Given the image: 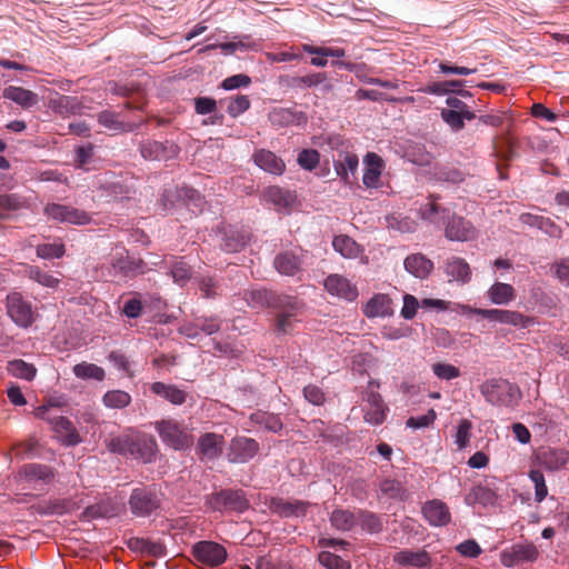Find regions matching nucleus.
<instances>
[{"mask_svg":"<svg viewBox=\"0 0 569 569\" xmlns=\"http://www.w3.org/2000/svg\"><path fill=\"white\" fill-rule=\"evenodd\" d=\"M403 158L406 161L417 167H429L432 162L433 156L427 151L423 144H417L406 150Z\"/></svg>","mask_w":569,"mask_h":569,"instance_id":"61","label":"nucleus"},{"mask_svg":"<svg viewBox=\"0 0 569 569\" xmlns=\"http://www.w3.org/2000/svg\"><path fill=\"white\" fill-rule=\"evenodd\" d=\"M403 268L410 276L425 280L432 273L435 263L426 254L415 252L403 259Z\"/></svg>","mask_w":569,"mask_h":569,"instance_id":"33","label":"nucleus"},{"mask_svg":"<svg viewBox=\"0 0 569 569\" xmlns=\"http://www.w3.org/2000/svg\"><path fill=\"white\" fill-rule=\"evenodd\" d=\"M461 316L468 318L472 316L481 317L492 323L509 325L517 329H528L533 325V319L520 311L501 308H476L468 303L459 307Z\"/></svg>","mask_w":569,"mask_h":569,"instance_id":"4","label":"nucleus"},{"mask_svg":"<svg viewBox=\"0 0 569 569\" xmlns=\"http://www.w3.org/2000/svg\"><path fill=\"white\" fill-rule=\"evenodd\" d=\"M362 183L367 189H379L382 186L381 176L386 169V161L375 151H367L362 157Z\"/></svg>","mask_w":569,"mask_h":569,"instance_id":"16","label":"nucleus"},{"mask_svg":"<svg viewBox=\"0 0 569 569\" xmlns=\"http://www.w3.org/2000/svg\"><path fill=\"white\" fill-rule=\"evenodd\" d=\"M49 108L57 114H81L84 109V103L77 96L57 94L56 98H50L48 102Z\"/></svg>","mask_w":569,"mask_h":569,"instance_id":"38","label":"nucleus"},{"mask_svg":"<svg viewBox=\"0 0 569 569\" xmlns=\"http://www.w3.org/2000/svg\"><path fill=\"white\" fill-rule=\"evenodd\" d=\"M111 267L116 274L124 279H134L150 270L148 263L138 253L127 248H122L112 256Z\"/></svg>","mask_w":569,"mask_h":569,"instance_id":"9","label":"nucleus"},{"mask_svg":"<svg viewBox=\"0 0 569 569\" xmlns=\"http://www.w3.org/2000/svg\"><path fill=\"white\" fill-rule=\"evenodd\" d=\"M520 220L523 224L536 228L550 238L560 239L562 229L550 218L530 212L522 213Z\"/></svg>","mask_w":569,"mask_h":569,"instance_id":"39","label":"nucleus"},{"mask_svg":"<svg viewBox=\"0 0 569 569\" xmlns=\"http://www.w3.org/2000/svg\"><path fill=\"white\" fill-rule=\"evenodd\" d=\"M446 104L447 107L440 110V118L455 133L465 129L466 121L477 118L476 111L459 98L448 97Z\"/></svg>","mask_w":569,"mask_h":569,"instance_id":"7","label":"nucleus"},{"mask_svg":"<svg viewBox=\"0 0 569 569\" xmlns=\"http://www.w3.org/2000/svg\"><path fill=\"white\" fill-rule=\"evenodd\" d=\"M302 257L292 250L278 252L273 258V268L276 271L286 277H295L302 271Z\"/></svg>","mask_w":569,"mask_h":569,"instance_id":"34","label":"nucleus"},{"mask_svg":"<svg viewBox=\"0 0 569 569\" xmlns=\"http://www.w3.org/2000/svg\"><path fill=\"white\" fill-rule=\"evenodd\" d=\"M154 429L163 445L174 451H190L193 447V436L187 433L173 420L156 421Z\"/></svg>","mask_w":569,"mask_h":569,"instance_id":"8","label":"nucleus"},{"mask_svg":"<svg viewBox=\"0 0 569 569\" xmlns=\"http://www.w3.org/2000/svg\"><path fill=\"white\" fill-rule=\"evenodd\" d=\"M149 391L173 406H182L188 397L187 391L178 385L154 381L149 385Z\"/></svg>","mask_w":569,"mask_h":569,"instance_id":"32","label":"nucleus"},{"mask_svg":"<svg viewBox=\"0 0 569 569\" xmlns=\"http://www.w3.org/2000/svg\"><path fill=\"white\" fill-rule=\"evenodd\" d=\"M425 519L435 527L446 526L450 522L451 515L447 505L440 500H430L422 507Z\"/></svg>","mask_w":569,"mask_h":569,"instance_id":"42","label":"nucleus"},{"mask_svg":"<svg viewBox=\"0 0 569 569\" xmlns=\"http://www.w3.org/2000/svg\"><path fill=\"white\" fill-rule=\"evenodd\" d=\"M184 191V183L182 184H176V186H169L163 188V190L160 193V206L163 211H170L177 207H182L183 203V196L182 192Z\"/></svg>","mask_w":569,"mask_h":569,"instance_id":"51","label":"nucleus"},{"mask_svg":"<svg viewBox=\"0 0 569 569\" xmlns=\"http://www.w3.org/2000/svg\"><path fill=\"white\" fill-rule=\"evenodd\" d=\"M432 178L436 182L459 186L466 181L467 173L449 163H437L433 168Z\"/></svg>","mask_w":569,"mask_h":569,"instance_id":"44","label":"nucleus"},{"mask_svg":"<svg viewBox=\"0 0 569 569\" xmlns=\"http://www.w3.org/2000/svg\"><path fill=\"white\" fill-rule=\"evenodd\" d=\"M249 420L253 425L259 426L263 430L271 433H280L283 429V422L279 413L264 410H256L250 413Z\"/></svg>","mask_w":569,"mask_h":569,"instance_id":"45","label":"nucleus"},{"mask_svg":"<svg viewBox=\"0 0 569 569\" xmlns=\"http://www.w3.org/2000/svg\"><path fill=\"white\" fill-rule=\"evenodd\" d=\"M146 309V302L139 293H133L132 297L126 299L120 308L121 315L130 320L139 319Z\"/></svg>","mask_w":569,"mask_h":569,"instance_id":"59","label":"nucleus"},{"mask_svg":"<svg viewBox=\"0 0 569 569\" xmlns=\"http://www.w3.org/2000/svg\"><path fill=\"white\" fill-rule=\"evenodd\" d=\"M182 207H186L196 216L203 212L207 201L204 196L199 190L188 183H184V191L182 192Z\"/></svg>","mask_w":569,"mask_h":569,"instance_id":"53","label":"nucleus"},{"mask_svg":"<svg viewBox=\"0 0 569 569\" xmlns=\"http://www.w3.org/2000/svg\"><path fill=\"white\" fill-rule=\"evenodd\" d=\"M217 234L221 239L220 249L226 253L241 252L251 242V233L239 224L221 222L217 226Z\"/></svg>","mask_w":569,"mask_h":569,"instance_id":"10","label":"nucleus"},{"mask_svg":"<svg viewBox=\"0 0 569 569\" xmlns=\"http://www.w3.org/2000/svg\"><path fill=\"white\" fill-rule=\"evenodd\" d=\"M97 121L101 127L116 132H131L136 128L133 123L119 120L118 114L109 109L100 111Z\"/></svg>","mask_w":569,"mask_h":569,"instance_id":"49","label":"nucleus"},{"mask_svg":"<svg viewBox=\"0 0 569 569\" xmlns=\"http://www.w3.org/2000/svg\"><path fill=\"white\" fill-rule=\"evenodd\" d=\"M332 248L345 259H356L362 252L363 248L348 234H338L332 239Z\"/></svg>","mask_w":569,"mask_h":569,"instance_id":"46","label":"nucleus"},{"mask_svg":"<svg viewBox=\"0 0 569 569\" xmlns=\"http://www.w3.org/2000/svg\"><path fill=\"white\" fill-rule=\"evenodd\" d=\"M76 378L83 381L101 382L106 378V370L92 362L81 361L72 367Z\"/></svg>","mask_w":569,"mask_h":569,"instance_id":"48","label":"nucleus"},{"mask_svg":"<svg viewBox=\"0 0 569 569\" xmlns=\"http://www.w3.org/2000/svg\"><path fill=\"white\" fill-rule=\"evenodd\" d=\"M262 200L272 204L277 212L290 214L297 204V193L293 190L273 184L263 190Z\"/></svg>","mask_w":569,"mask_h":569,"instance_id":"17","label":"nucleus"},{"mask_svg":"<svg viewBox=\"0 0 569 569\" xmlns=\"http://www.w3.org/2000/svg\"><path fill=\"white\" fill-rule=\"evenodd\" d=\"M259 448V443L256 439L246 436H237L230 442L229 449L233 458H229L228 462H248L254 458Z\"/></svg>","mask_w":569,"mask_h":569,"instance_id":"28","label":"nucleus"},{"mask_svg":"<svg viewBox=\"0 0 569 569\" xmlns=\"http://www.w3.org/2000/svg\"><path fill=\"white\" fill-rule=\"evenodd\" d=\"M321 153L315 148H302L298 151L296 162L306 172H313L320 164Z\"/></svg>","mask_w":569,"mask_h":569,"instance_id":"56","label":"nucleus"},{"mask_svg":"<svg viewBox=\"0 0 569 569\" xmlns=\"http://www.w3.org/2000/svg\"><path fill=\"white\" fill-rule=\"evenodd\" d=\"M271 123L279 128L305 127L308 116L305 111L295 108H274L269 114Z\"/></svg>","mask_w":569,"mask_h":569,"instance_id":"29","label":"nucleus"},{"mask_svg":"<svg viewBox=\"0 0 569 569\" xmlns=\"http://www.w3.org/2000/svg\"><path fill=\"white\" fill-rule=\"evenodd\" d=\"M271 507L284 517L303 516L307 511L308 502L301 500L286 501L281 498L272 499Z\"/></svg>","mask_w":569,"mask_h":569,"instance_id":"55","label":"nucleus"},{"mask_svg":"<svg viewBox=\"0 0 569 569\" xmlns=\"http://www.w3.org/2000/svg\"><path fill=\"white\" fill-rule=\"evenodd\" d=\"M131 396L124 390H108L102 396V403L109 409H123L131 403Z\"/></svg>","mask_w":569,"mask_h":569,"instance_id":"60","label":"nucleus"},{"mask_svg":"<svg viewBox=\"0 0 569 569\" xmlns=\"http://www.w3.org/2000/svg\"><path fill=\"white\" fill-rule=\"evenodd\" d=\"M449 221L443 227V236L452 242H467L477 237L473 223L463 216L450 210Z\"/></svg>","mask_w":569,"mask_h":569,"instance_id":"12","label":"nucleus"},{"mask_svg":"<svg viewBox=\"0 0 569 569\" xmlns=\"http://www.w3.org/2000/svg\"><path fill=\"white\" fill-rule=\"evenodd\" d=\"M450 208L435 201L421 203L417 209V218L423 223L432 226L435 229L442 230L446 222L449 221Z\"/></svg>","mask_w":569,"mask_h":569,"instance_id":"23","label":"nucleus"},{"mask_svg":"<svg viewBox=\"0 0 569 569\" xmlns=\"http://www.w3.org/2000/svg\"><path fill=\"white\" fill-rule=\"evenodd\" d=\"M2 98L13 102L23 110L34 108L40 101L37 92L20 86L6 87L2 91Z\"/></svg>","mask_w":569,"mask_h":569,"instance_id":"35","label":"nucleus"},{"mask_svg":"<svg viewBox=\"0 0 569 569\" xmlns=\"http://www.w3.org/2000/svg\"><path fill=\"white\" fill-rule=\"evenodd\" d=\"M228 101L227 106V113L232 118L237 119L244 112H247L251 107V101L248 96L246 94H236L229 98H226V101Z\"/></svg>","mask_w":569,"mask_h":569,"instance_id":"64","label":"nucleus"},{"mask_svg":"<svg viewBox=\"0 0 569 569\" xmlns=\"http://www.w3.org/2000/svg\"><path fill=\"white\" fill-rule=\"evenodd\" d=\"M300 49L303 53H307L310 59L307 61L310 66L316 68H326L330 58H346L347 51L342 47L331 46H317L313 43H302Z\"/></svg>","mask_w":569,"mask_h":569,"instance_id":"19","label":"nucleus"},{"mask_svg":"<svg viewBox=\"0 0 569 569\" xmlns=\"http://www.w3.org/2000/svg\"><path fill=\"white\" fill-rule=\"evenodd\" d=\"M317 143L321 149L325 151H337L338 157H342L343 152L349 151L348 150V140L345 139L343 136L336 132H330L327 134H320L319 137H316Z\"/></svg>","mask_w":569,"mask_h":569,"instance_id":"50","label":"nucleus"},{"mask_svg":"<svg viewBox=\"0 0 569 569\" xmlns=\"http://www.w3.org/2000/svg\"><path fill=\"white\" fill-rule=\"evenodd\" d=\"M99 190L109 201H123L129 199L132 187L123 178H113L100 182Z\"/></svg>","mask_w":569,"mask_h":569,"instance_id":"41","label":"nucleus"},{"mask_svg":"<svg viewBox=\"0 0 569 569\" xmlns=\"http://www.w3.org/2000/svg\"><path fill=\"white\" fill-rule=\"evenodd\" d=\"M227 41H217V47L224 57L233 56L237 51L246 52L257 49V43L247 33H234L232 36L226 34Z\"/></svg>","mask_w":569,"mask_h":569,"instance_id":"36","label":"nucleus"},{"mask_svg":"<svg viewBox=\"0 0 569 569\" xmlns=\"http://www.w3.org/2000/svg\"><path fill=\"white\" fill-rule=\"evenodd\" d=\"M323 288L330 296L347 302H355L359 297L357 286L339 273L328 274L323 280Z\"/></svg>","mask_w":569,"mask_h":569,"instance_id":"18","label":"nucleus"},{"mask_svg":"<svg viewBox=\"0 0 569 569\" xmlns=\"http://www.w3.org/2000/svg\"><path fill=\"white\" fill-rule=\"evenodd\" d=\"M243 300L250 309L268 310L271 316L270 327L276 337L292 332L293 321L301 313L306 303L296 296L268 289L262 286L243 291Z\"/></svg>","mask_w":569,"mask_h":569,"instance_id":"1","label":"nucleus"},{"mask_svg":"<svg viewBox=\"0 0 569 569\" xmlns=\"http://www.w3.org/2000/svg\"><path fill=\"white\" fill-rule=\"evenodd\" d=\"M332 167L340 182L343 186H351V179L359 168V157L351 151L343 152L341 158H332Z\"/></svg>","mask_w":569,"mask_h":569,"instance_id":"30","label":"nucleus"},{"mask_svg":"<svg viewBox=\"0 0 569 569\" xmlns=\"http://www.w3.org/2000/svg\"><path fill=\"white\" fill-rule=\"evenodd\" d=\"M226 99L217 100L212 96L198 94L192 98L194 113L198 116H208L202 120L203 126H222L224 114L219 111L218 106L223 104Z\"/></svg>","mask_w":569,"mask_h":569,"instance_id":"15","label":"nucleus"},{"mask_svg":"<svg viewBox=\"0 0 569 569\" xmlns=\"http://www.w3.org/2000/svg\"><path fill=\"white\" fill-rule=\"evenodd\" d=\"M251 160L259 169L272 176L280 177L286 171L283 159L276 152L266 148L256 149L251 156Z\"/></svg>","mask_w":569,"mask_h":569,"instance_id":"24","label":"nucleus"},{"mask_svg":"<svg viewBox=\"0 0 569 569\" xmlns=\"http://www.w3.org/2000/svg\"><path fill=\"white\" fill-rule=\"evenodd\" d=\"M192 555L197 561L218 567L227 559V550L223 546L213 541H199L192 548Z\"/></svg>","mask_w":569,"mask_h":569,"instance_id":"22","label":"nucleus"},{"mask_svg":"<svg viewBox=\"0 0 569 569\" xmlns=\"http://www.w3.org/2000/svg\"><path fill=\"white\" fill-rule=\"evenodd\" d=\"M204 506L211 511L242 513L250 503L241 489H222L206 496Z\"/></svg>","mask_w":569,"mask_h":569,"instance_id":"5","label":"nucleus"},{"mask_svg":"<svg viewBox=\"0 0 569 569\" xmlns=\"http://www.w3.org/2000/svg\"><path fill=\"white\" fill-rule=\"evenodd\" d=\"M517 297L512 284L501 281H495L486 291L488 301L496 306H508Z\"/></svg>","mask_w":569,"mask_h":569,"instance_id":"43","label":"nucleus"},{"mask_svg":"<svg viewBox=\"0 0 569 569\" xmlns=\"http://www.w3.org/2000/svg\"><path fill=\"white\" fill-rule=\"evenodd\" d=\"M443 272L449 278V282H456L465 286L470 282L472 270L467 260L462 257L452 256L446 259Z\"/></svg>","mask_w":569,"mask_h":569,"instance_id":"27","label":"nucleus"},{"mask_svg":"<svg viewBox=\"0 0 569 569\" xmlns=\"http://www.w3.org/2000/svg\"><path fill=\"white\" fill-rule=\"evenodd\" d=\"M43 214L47 219L59 223L87 226L91 222V217L87 211L58 202H48L43 207Z\"/></svg>","mask_w":569,"mask_h":569,"instance_id":"11","label":"nucleus"},{"mask_svg":"<svg viewBox=\"0 0 569 569\" xmlns=\"http://www.w3.org/2000/svg\"><path fill=\"white\" fill-rule=\"evenodd\" d=\"M322 74L311 71L305 76L280 74L278 76V84L284 90L295 92L318 88L323 81Z\"/></svg>","mask_w":569,"mask_h":569,"instance_id":"26","label":"nucleus"},{"mask_svg":"<svg viewBox=\"0 0 569 569\" xmlns=\"http://www.w3.org/2000/svg\"><path fill=\"white\" fill-rule=\"evenodd\" d=\"M28 208V199L14 192H6L0 194V221L14 218L17 213Z\"/></svg>","mask_w":569,"mask_h":569,"instance_id":"40","label":"nucleus"},{"mask_svg":"<svg viewBox=\"0 0 569 569\" xmlns=\"http://www.w3.org/2000/svg\"><path fill=\"white\" fill-rule=\"evenodd\" d=\"M7 369L12 377L26 381L34 380L38 372L33 363L27 362L23 359H12L8 361Z\"/></svg>","mask_w":569,"mask_h":569,"instance_id":"54","label":"nucleus"},{"mask_svg":"<svg viewBox=\"0 0 569 569\" xmlns=\"http://www.w3.org/2000/svg\"><path fill=\"white\" fill-rule=\"evenodd\" d=\"M392 300L386 293H375L363 306L362 313L368 319L387 318L393 316Z\"/></svg>","mask_w":569,"mask_h":569,"instance_id":"37","label":"nucleus"},{"mask_svg":"<svg viewBox=\"0 0 569 569\" xmlns=\"http://www.w3.org/2000/svg\"><path fill=\"white\" fill-rule=\"evenodd\" d=\"M479 389L487 403L511 411L519 406L523 397L517 383L503 378L487 379Z\"/></svg>","mask_w":569,"mask_h":569,"instance_id":"3","label":"nucleus"},{"mask_svg":"<svg viewBox=\"0 0 569 569\" xmlns=\"http://www.w3.org/2000/svg\"><path fill=\"white\" fill-rule=\"evenodd\" d=\"M96 146L91 142L80 143L73 148V161L77 169H84L94 157Z\"/></svg>","mask_w":569,"mask_h":569,"instance_id":"62","label":"nucleus"},{"mask_svg":"<svg viewBox=\"0 0 569 569\" xmlns=\"http://www.w3.org/2000/svg\"><path fill=\"white\" fill-rule=\"evenodd\" d=\"M331 525L341 531H349L357 525V513L338 509L331 513Z\"/></svg>","mask_w":569,"mask_h":569,"instance_id":"63","label":"nucleus"},{"mask_svg":"<svg viewBox=\"0 0 569 569\" xmlns=\"http://www.w3.org/2000/svg\"><path fill=\"white\" fill-rule=\"evenodd\" d=\"M419 307L423 311H436V312H456L458 315H461L460 306H466V303L462 302H453L450 300L439 299V298H432V297H426L422 299H419Z\"/></svg>","mask_w":569,"mask_h":569,"instance_id":"47","label":"nucleus"},{"mask_svg":"<svg viewBox=\"0 0 569 569\" xmlns=\"http://www.w3.org/2000/svg\"><path fill=\"white\" fill-rule=\"evenodd\" d=\"M362 399L369 405L365 411L363 419L370 426H381L390 411L382 396L376 390H365Z\"/></svg>","mask_w":569,"mask_h":569,"instance_id":"21","label":"nucleus"},{"mask_svg":"<svg viewBox=\"0 0 569 569\" xmlns=\"http://www.w3.org/2000/svg\"><path fill=\"white\" fill-rule=\"evenodd\" d=\"M472 422L467 418H461L458 421V423L453 427L451 437L458 450H465L469 446Z\"/></svg>","mask_w":569,"mask_h":569,"instance_id":"58","label":"nucleus"},{"mask_svg":"<svg viewBox=\"0 0 569 569\" xmlns=\"http://www.w3.org/2000/svg\"><path fill=\"white\" fill-rule=\"evenodd\" d=\"M139 152L148 161H168L180 153V147L170 140H147L139 146Z\"/></svg>","mask_w":569,"mask_h":569,"instance_id":"13","label":"nucleus"},{"mask_svg":"<svg viewBox=\"0 0 569 569\" xmlns=\"http://www.w3.org/2000/svg\"><path fill=\"white\" fill-rule=\"evenodd\" d=\"M19 475L33 489H42L54 478L53 470L48 465H24Z\"/></svg>","mask_w":569,"mask_h":569,"instance_id":"31","label":"nucleus"},{"mask_svg":"<svg viewBox=\"0 0 569 569\" xmlns=\"http://www.w3.org/2000/svg\"><path fill=\"white\" fill-rule=\"evenodd\" d=\"M393 561L400 566L426 567L430 562L427 551L401 550L393 556Z\"/></svg>","mask_w":569,"mask_h":569,"instance_id":"52","label":"nucleus"},{"mask_svg":"<svg viewBox=\"0 0 569 569\" xmlns=\"http://www.w3.org/2000/svg\"><path fill=\"white\" fill-rule=\"evenodd\" d=\"M224 447L223 436L216 432H204L198 438L194 451L201 458L216 460L222 455Z\"/></svg>","mask_w":569,"mask_h":569,"instance_id":"25","label":"nucleus"},{"mask_svg":"<svg viewBox=\"0 0 569 569\" xmlns=\"http://www.w3.org/2000/svg\"><path fill=\"white\" fill-rule=\"evenodd\" d=\"M107 447L111 453L141 460V462H153L159 452L154 436L144 432L112 437Z\"/></svg>","mask_w":569,"mask_h":569,"instance_id":"2","label":"nucleus"},{"mask_svg":"<svg viewBox=\"0 0 569 569\" xmlns=\"http://www.w3.org/2000/svg\"><path fill=\"white\" fill-rule=\"evenodd\" d=\"M161 505L159 495L149 488H136L132 490L129 506L137 517H148Z\"/></svg>","mask_w":569,"mask_h":569,"instance_id":"14","label":"nucleus"},{"mask_svg":"<svg viewBox=\"0 0 569 569\" xmlns=\"http://www.w3.org/2000/svg\"><path fill=\"white\" fill-rule=\"evenodd\" d=\"M36 253L42 260L61 259L66 254V244L61 239L53 242H42L37 244Z\"/></svg>","mask_w":569,"mask_h":569,"instance_id":"57","label":"nucleus"},{"mask_svg":"<svg viewBox=\"0 0 569 569\" xmlns=\"http://www.w3.org/2000/svg\"><path fill=\"white\" fill-rule=\"evenodd\" d=\"M48 425L53 431V438L64 447H74L82 441L80 433L68 417L48 418Z\"/></svg>","mask_w":569,"mask_h":569,"instance_id":"20","label":"nucleus"},{"mask_svg":"<svg viewBox=\"0 0 569 569\" xmlns=\"http://www.w3.org/2000/svg\"><path fill=\"white\" fill-rule=\"evenodd\" d=\"M7 316L21 329H29L36 321L32 303L21 292L11 291L4 299Z\"/></svg>","mask_w":569,"mask_h":569,"instance_id":"6","label":"nucleus"}]
</instances>
